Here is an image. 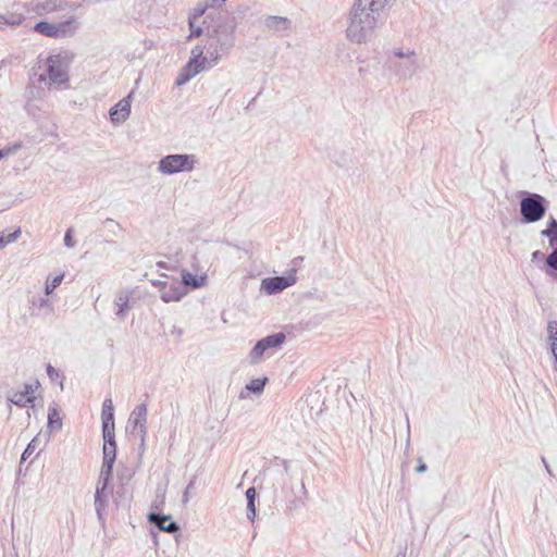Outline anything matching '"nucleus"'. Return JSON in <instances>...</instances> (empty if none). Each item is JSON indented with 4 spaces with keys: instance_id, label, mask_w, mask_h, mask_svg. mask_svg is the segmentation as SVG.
Listing matches in <instances>:
<instances>
[{
    "instance_id": "f257e3e1",
    "label": "nucleus",
    "mask_w": 557,
    "mask_h": 557,
    "mask_svg": "<svg viewBox=\"0 0 557 557\" xmlns=\"http://www.w3.org/2000/svg\"><path fill=\"white\" fill-rule=\"evenodd\" d=\"M74 55L63 51L47 57L38 62V72L35 74L39 83L48 84L49 87L67 89L70 82V66Z\"/></svg>"
},
{
    "instance_id": "f03ea898",
    "label": "nucleus",
    "mask_w": 557,
    "mask_h": 557,
    "mask_svg": "<svg viewBox=\"0 0 557 557\" xmlns=\"http://www.w3.org/2000/svg\"><path fill=\"white\" fill-rule=\"evenodd\" d=\"M380 21L368 13H361L350 9L345 35L348 41L356 45L370 42L379 27Z\"/></svg>"
},
{
    "instance_id": "7ed1b4c3",
    "label": "nucleus",
    "mask_w": 557,
    "mask_h": 557,
    "mask_svg": "<svg viewBox=\"0 0 557 557\" xmlns=\"http://www.w3.org/2000/svg\"><path fill=\"white\" fill-rule=\"evenodd\" d=\"M203 53L205 49L199 45L191 49L189 61L183 66L176 77L175 84L177 86L185 85L200 72L209 70L216 64L219 59L216 53L210 50L207 51V55Z\"/></svg>"
},
{
    "instance_id": "20e7f679",
    "label": "nucleus",
    "mask_w": 557,
    "mask_h": 557,
    "mask_svg": "<svg viewBox=\"0 0 557 557\" xmlns=\"http://www.w3.org/2000/svg\"><path fill=\"white\" fill-rule=\"evenodd\" d=\"M198 159L193 153H175L161 158L157 165V171L162 175H175L183 172H191Z\"/></svg>"
},
{
    "instance_id": "39448f33",
    "label": "nucleus",
    "mask_w": 557,
    "mask_h": 557,
    "mask_svg": "<svg viewBox=\"0 0 557 557\" xmlns=\"http://www.w3.org/2000/svg\"><path fill=\"white\" fill-rule=\"evenodd\" d=\"M286 336L284 333H276L258 341L249 352L250 363L257 364L260 361L273 356L275 351L283 345Z\"/></svg>"
},
{
    "instance_id": "423d86ee",
    "label": "nucleus",
    "mask_w": 557,
    "mask_h": 557,
    "mask_svg": "<svg viewBox=\"0 0 557 557\" xmlns=\"http://www.w3.org/2000/svg\"><path fill=\"white\" fill-rule=\"evenodd\" d=\"M79 27V23L75 17H70L60 23L39 22L34 26V30L40 35L52 38H65L73 36Z\"/></svg>"
},
{
    "instance_id": "0eeeda50",
    "label": "nucleus",
    "mask_w": 557,
    "mask_h": 557,
    "mask_svg": "<svg viewBox=\"0 0 557 557\" xmlns=\"http://www.w3.org/2000/svg\"><path fill=\"white\" fill-rule=\"evenodd\" d=\"M543 197L540 195H531L523 198L520 202V211L525 222L533 223L540 221L545 214Z\"/></svg>"
},
{
    "instance_id": "6e6552de",
    "label": "nucleus",
    "mask_w": 557,
    "mask_h": 557,
    "mask_svg": "<svg viewBox=\"0 0 557 557\" xmlns=\"http://www.w3.org/2000/svg\"><path fill=\"white\" fill-rule=\"evenodd\" d=\"M156 286L160 294V298L164 302L180 301L183 297L188 294L184 284L176 278H168L165 281H159Z\"/></svg>"
},
{
    "instance_id": "1a4fd4ad",
    "label": "nucleus",
    "mask_w": 557,
    "mask_h": 557,
    "mask_svg": "<svg viewBox=\"0 0 557 557\" xmlns=\"http://www.w3.org/2000/svg\"><path fill=\"white\" fill-rule=\"evenodd\" d=\"M296 282V270L293 269L287 275L263 278L261 281L260 290L267 295H275L295 285Z\"/></svg>"
},
{
    "instance_id": "9d476101",
    "label": "nucleus",
    "mask_w": 557,
    "mask_h": 557,
    "mask_svg": "<svg viewBox=\"0 0 557 557\" xmlns=\"http://www.w3.org/2000/svg\"><path fill=\"white\" fill-rule=\"evenodd\" d=\"M235 21L233 17L225 16L221 20L216 28L213 29V35L216 42L222 49L232 47L235 42Z\"/></svg>"
},
{
    "instance_id": "9b49d317",
    "label": "nucleus",
    "mask_w": 557,
    "mask_h": 557,
    "mask_svg": "<svg viewBox=\"0 0 557 557\" xmlns=\"http://www.w3.org/2000/svg\"><path fill=\"white\" fill-rule=\"evenodd\" d=\"M392 0H355L351 9L361 13H368L375 20H381V14L391 7Z\"/></svg>"
},
{
    "instance_id": "f8f14e48",
    "label": "nucleus",
    "mask_w": 557,
    "mask_h": 557,
    "mask_svg": "<svg viewBox=\"0 0 557 557\" xmlns=\"http://www.w3.org/2000/svg\"><path fill=\"white\" fill-rule=\"evenodd\" d=\"M147 413L148 409L145 404L137 405L131 412L128 420L132 425V433L137 435L143 443L147 433Z\"/></svg>"
},
{
    "instance_id": "ddd939ff",
    "label": "nucleus",
    "mask_w": 557,
    "mask_h": 557,
    "mask_svg": "<svg viewBox=\"0 0 557 557\" xmlns=\"http://www.w3.org/2000/svg\"><path fill=\"white\" fill-rule=\"evenodd\" d=\"M133 96L134 90H132L126 97L121 99L110 109L109 115L112 124L120 125L128 119L131 114Z\"/></svg>"
},
{
    "instance_id": "4468645a",
    "label": "nucleus",
    "mask_w": 557,
    "mask_h": 557,
    "mask_svg": "<svg viewBox=\"0 0 557 557\" xmlns=\"http://www.w3.org/2000/svg\"><path fill=\"white\" fill-rule=\"evenodd\" d=\"M181 275H182L181 283L184 284V286L187 290L189 288L190 289L202 288L208 284V270L190 271L187 269H183Z\"/></svg>"
},
{
    "instance_id": "2eb2a0df",
    "label": "nucleus",
    "mask_w": 557,
    "mask_h": 557,
    "mask_svg": "<svg viewBox=\"0 0 557 557\" xmlns=\"http://www.w3.org/2000/svg\"><path fill=\"white\" fill-rule=\"evenodd\" d=\"M39 387L38 382L24 385L22 391L12 392L9 396V400L20 407H25L28 404H33L36 399V391Z\"/></svg>"
},
{
    "instance_id": "dca6fc26",
    "label": "nucleus",
    "mask_w": 557,
    "mask_h": 557,
    "mask_svg": "<svg viewBox=\"0 0 557 557\" xmlns=\"http://www.w3.org/2000/svg\"><path fill=\"white\" fill-rule=\"evenodd\" d=\"M147 518L150 523L154 524L159 530L163 532L175 533L180 530L178 524L174 522L172 517L169 515L150 512Z\"/></svg>"
},
{
    "instance_id": "f3484780",
    "label": "nucleus",
    "mask_w": 557,
    "mask_h": 557,
    "mask_svg": "<svg viewBox=\"0 0 557 557\" xmlns=\"http://www.w3.org/2000/svg\"><path fill=\"white\" fill-rule=\"evenodd\" d=\"M264 23L270 30L281 35L288 33L292 26V22L287 17L283 16H268Z\"/></svg>"
},
{
    "instance_id": "a211bd4d",
    "label": "nucleus",
    "mask_w": 557,
    "mask_h": 557,
    "mask_svg": "<svg viewBox=\"0 0 557 557\" xmlns=\"http://www.w3.org/2000/svg\"><path fill=\"white\" fill-rule=\"evenodd\" d=\"M65 8L66 3L63 0H41L36 4V10L39 14H50Z\"/></svg>"
},
{
    "instance_id": "6ab92c4d",
    "label": "nucleus",
    "mask_w": 557,
    "mask_h": 557,
    "mask_svg": "<svg viewBox=\"0 0 557 557\" xmlns=\"http://www.w3.org/2000/svg\"><path fill=\"white\" fill-rule=\"evenodd\" d=\"M115 314L120 319H124L131 309L129 306V294L126 290H122L117 293L115 301H114Z\"/></svg>"
},
{
    "instance_id": "aec40b11",
    "label": "nucleus",
    "mask_w": 557,
    "mask_h": 557,
    "mask_svg": "<svg viewBox=\"0 0 557 557\" xmlns=\"http://www.w3.org/2000/svg\"><path fill=\"white\" fill-rule=\"evenodd\" d=\"M48 429L50 431H59L62 428V419L57 407H49L48 409Z\"/></svg>"
},
{
    "instance_id": "412c9836",
    "label": "nucleus",
    "mask_w": 557,
    "mask_h": 557,
    "mask_svg": "<svg viewBox=\"0 0 557 557\" xmlns=\"http://www.w3.org/2000/svg\"><path fill=\"white\" fill-rule=\"evenodd\" d=\"M102 424H114V407L110 398L106 399L101 411Z\"/></svg>"
},
{
    "instance_id": "4be33fe9",
    "label": "nucleus",
    "mask_w": 557,
    "mask_h": 557,
    "mask_svg": "<svg viewBox=\"0 0 557 557\" xmlns=\"http://www.w3.org/2000/svg\"><path fill=\"white\" fill-rule=\"evenodd\" d=\"M550 349L557 362V321H549L547 325Z\"/></svg>"
},
{
    "instance_id": "5701e85b",
    "label": "nucleus",
    "mask_w": 557,
    "mask_h": 557,
    "mask_svg": "<svg viewBox=\"0 0 557 557\" xmlns=\"http://www.w3.org/2000/svg\"><path fill=\"white\" fill-rule=\"evenodd\" d=\"M541 235L548 238L550 246L557 245V221L554 218H550L547 228L543 230Z\"/></svg>"
},
{
    "instance_id": "b1692460",
    "label": "nucleus",
    "mask_w": 557,
    "mask_h": 557,
    "mask_svg": "<svg viewBox=\"0 0 557 557\" xmlns=\"http://www.w3.org/2000/svg\"><path fill=\"white\" fill-rule=\"evenodd\" d=\"M268 382V376H260L257 379L250 380L248 384H246V391H249L253 394H261L264 389V386Z\"/></svg>"
},
{
    "instance_id": "393cba45",
    "label": "nucleus",
    "mask_w": 557,
    "mask_h": 557,
    "mask_svg": "<svg viewBox=\"0 0 557 557\" xmlns=\"http://www.w3.org/2000/svg\"><path fill=\"white\" fill-rule=\"evenodd\" d=\"M64 278V273L61 272L57 275H53V276H48L46 282H45V293L46 295H51L54 289L60 286V284L62 283Z\"/></svg>"
},
{
    "instance_id": "a878e982",
    "label": "nucleus",
    "mask_w": 557,
    "mask_h": 557,
    "mask_svg": "<svg viewBox=\"0 0 557 557\" xmlns=\"http://www.w3.org/2000/svg\"><path fill=\"white\" fill-rule=\"evenodd\" d=\"M107 488H103L102 486L96 487V494H95V507L98 513L106 507L107 505Z\"/></svg>"
},
{
    "instance_id": "bb28decb",
    "label": "nucleus",
    "mask_w": 557,
    "mask_h": 557,
    "mask_svg": "<svg viewBox=\"0 0 557 557\" xmlns=\"http://www.w3.org/2000/svg\"><path fill=\"white\" fill-rule=\"evenodd\" d=\"M21 235V230L17 228L13 233H0V249H2L4 246L14 243Z\"/></svg>"
},
{
    "instance_id": "cd10ccee",
    "label": "nucleus",
    "mask_w": 557,
    "mask_h": 557,
    "mask_svg": "<svg viewBox=\"0 0 557 557\" xmlns=\"http://www.w3.org/2000/svg\"><path fill=\"white\" fill-rule=\"evenodd\" d=\"M188 24L190 34L188 36V39L193 37H199L203 33V28L199 21L195 20V17H188Z\"/></svg>"
},
{
    "instance_id": "c85d7f7f",
    "label": "nucleus",
    "mask_w": 557,
    "mask_h": 557,
    "mask_svg": "<svg viewBox=\"0 0 557 557\" xmlns=\"http://www.w3.org/2000/svg\"><path fill=\"white\" fill-rule=\"evenodd\" d=\"M164 504H165V490L159 488L157 491L156 498L151 504V508H153L156 510H160L163 508Z\"/></svg>"
},
{
    "instance_id": "c756f323",
    "label": "nucleus",
    "mask_w": 557,
    "mask_h": 557,
    "mask_svg": "<svg viewBox=\"0 0 557 557\" xmlns=\"http://www.w3.org/2000/svg\"><path fill=\"white\" fill-rule=\"evenodd\" d=\"M39 438L38 437H35L30 441V443L27 445V447L25 448L23 455H22V459L23 460H27L35 451L36 449L39 448Z\"/></svg>"
},
{
    "instance_id": "7c9ffc66",
    "label": "nucleus",
    "mask_w": 557,
    "mask_h": 557,
    "mask_svg": "<svg viewBox=\"0 0 557 557\" xmlns=\"http://www.w3.org/2000/svg\"><path fill=\"white\" fill-rule=\"evenodd\" d=\"M209 8L199 0L198 4L191 10L188 17H195V20L199 21L201 16H203Z\"/></svg>"
},
{
    "instance_id": "2f4dec72",
    "label": "nucleus",
    "mask_w": 557,
    "mask_h": 557,
    "mask_svg": "<svg viewBox=\"0 0 557 557\" xmlns=\"http://www.w3.org/2000/svg\"><path fill=\"white\" fill-rule=\"evenodd\" d=\"M195 481H190L187 486L185 487L183 495H182V504L186 506L189 500L193 498L195 493Z\"/></svg>"
},
{
    "instance_id": "473e14b6",
    "label": "nucleus",
    "mask_w": 557,
    "mask_h": 557,
    "mask_svg": "<svg viewBox=\"0 0 557 557\" xmlns=\"http://www.w3.org/2000/svg\"><path fill=\"white\" fill-rule=\"evenodd\" d=\"M102 433L104 443H115L114 442V424H102Z\"/></svg>"
},
{
    "instance_id": "72a5a7b5",
    "label": "nucleus",
    "mask_w": 557,
    "mask_h": 557,
    "mask_svg": "<svg viewBox=\"0 0 557 557\" xmlns=\"http://www.w3.org/2000/svg\"><path fill=\"white\" fill-rule=\"evenodd\" d=\"M5 15H7L5 25H11V26L20 25L24 20V16L22 13L14 12V13H8Z\"/></svg>"
},
{
    "instance_id": "f704fd0d",
    "label": "nucleus",
    "mask_w": 557,
    "mask_h": 557,
    "mask_svg": "<svg viewBox=\"0 0 557 557\" xmlns=\"http://www.w3.org/2000/svg\"><path fill=\"white\" fill-rule=\"evenodd\" d=\"M114 461L110 458H103L100 474L111 478Z\"/></svg>"
},
{
    "instance_id": "c9c22d12",
    "label": "nucleus",
    "mask_w": 557,
    "mask_h": 557,
    "mask_svg": "<svg viewBox=\"0 0 557 557\" xmlns=\"http://www.w3.org/2000/svg\"><path fill=\"white\" fill-rule=\"evenodd\" d=\"M115 443H104L103 444V458H110L115 460Z\"/></svg>"
},
{
    "instance_id": "e433bc0d",
    "label": "nucleus",
    "mask_w": 557,
    "mask_h": 557,
    "mask_svg": "<svg viewBox=\"0 0 557 557\" xmlns=\"http://www.w3.org/2000/svg\"><path fill=\"white\" fill-rule=\"evenodd\" d=\"M75 240H74V230L72 227L67 228L64 235V245L67 248H74L75 247Z\"/></svg>"
},
{
    "instance_id": "4c0bfd02",
    "label": "nucleus",
    "mask_w": 557,
    "mask_h": 557,
    "mask_svg": "<svg viewBox=\"0 0 557 557\" xmlns=\"http://www.w3.org/2000/svg\"><path fill=\"white\" fill-rule=\"evenodd\" d=\"M547 264L557 270V248L547 257Z\"/></svg>"
},
{
    "instance_id": "58836bf2",
    "label": "nucleus",
    "mask_w": 557,
    "mask_h": 557,
    "mask_svg": "<svg viewBox=\"0 0 557 557\" xmlns=\"http://www.w3.org/2000/svg\"><path fill=\"white\" fill-rule=\"evenodd\" d=\"M247 509L249 511L248 518L253 520L256 518V505L255 499L247 500Z\"/></svg>"
},
{
    "instance_id": "ea45409f",
    "label": "nucleus",
    "mask_w": 557,
    "mask_h": 557,
    "mask_svg": "<svg viewBox=\"0 0 557 557\" xmlns=\"http://www.w3.org/2000/svg\"><path fill=\"white\" fill-rule=\"evenodd\" d=\"M208 8L221 7L226 0H201Z\"/></svg>"
},
{
    "instance_id": "a19ab883",
    "label": "nucleus",
    "mask_w": 557,
    "mask_h": 557,
    "mask_svg": "<svg viewBox=\"0 0 557 557\" xmlns=\"http://www.w3.org/2000/svg\"><path fill=\"white\" fill-rule=\"evenodd\" d=\"M110 479H111V478H109V476H106V475H101V474H99V479H98V482H97V486H102L103 488H108V485H109Z\"/></svg>"
},
{
    "instance_id": "79ce46f5",
    "label": "nucleus",
    "mask_w": 557,
    "mask_h": 557,
    "mask_svg": "<svg viewBox=\"0 0 557 557\" xmlns=\"http://www.w3.org/2000/svg\"><path fill=\"white\" fill-rule=\"evenodd\" d=\"M47 374L51 380L59 377V372L52 366H48Z\"/></svg>"
},
{
    "instance_id": "37998d69",
    "label": "nucleus",
    "mask_w": 557,
    "mask_h": 557,
    "mask_svg": "<svg viewBox=\"0 0 557 557\" xmlns=\"http://www.w3.org/2000/svg\"><path fill=\"white\" fill-rule=\"evenodd\" d=\"M394 54L397 57V58H410L412 55H414V52L413 51H408L407 53L404 52L403 50H396L394 52Z\"/></svg>"
},
{
    "instance_id": "c03bdc74",
    "label": "nucleus",
    "mask_w": 557,
    "mask_h": 557,
    "mask_svg": "<svg viewBox=\"0 0 557 557\" xmlns=\"http://www.w3.org/2000/svg\"><path fill=\"white\" fill-rule=\"evenodd\" d=\"M255 498H256V488L250 487V488L246 490V499L249 500V499H255Z\"/></svg>"
},
{
    "instance_id": "a18cd8bd",
    "label": "nucleus",
    "mask_w": 557,
    "mask_h": 557,
    "mask_svg": "<svg viewBox=\"0 0 557 557\" xmlns=\"http://www.w3.org/2000/svg\"><path fill=\"white\" fill-rule=\"evenodd\" d=\"M197 259L194 258V262L191 264V270L190 271H195V270H208L206 267L201 265L199 262H196Z\"/></svg>"
},
{
    "instance_id": "49530a36",
    "label": "nucleus",
    "mask_w": 557,
    "mask_h": 557,
    "mask_svg": "<svg viewBox=\"0 0 557 557\" xmlns=\"http://www.w3.org/2000/svg\"><path fill=\"white\" fill-rule=\"evenodd\" d=\"M542 462H543V465H544L545 470L547 471V473H548L549 475H552V470H550V468H549V466H548V463H547V461H546L545 457H542Z\"/></svg>"
},
{
    "instance_id": "de8ad7c7",
    "label": "nucleus",
    "mask_w": 557,
    "mask_h": 557,
    "mask_svg": "<svg viewBox=\"0 0 557 557\" xmlns=\"http://www.w3.org/2000/svg\"><path fill=\"white\" fill-rule=\"evenodd\" d=\"M425 470H426L425 463H420L419 467L417 468V472H419V473H422Z\"/></svg>"
},
{
    "instance_id": "09e8293b",
    "label": "nucleus",
    "mask_w": 557,
    "mask_h": 557,
    "mask_svg": "<svg viewBox=\"0 0 557 557\" xmlns=\"http://www.w3.org/2000/svg\"><path fill=\"white\" fill-rule=\"evenodd\" d=\"M7 15L0 14V25H5Z\"/></svg>"
},
{
    "instance_id": "8fccbe9b",
    "label": "nucleus",
    "mask_w": 557,
    "mask_h": 557,
    "mask_svg": "<svg viewBox=\"0 0 557 557\" xmlns=\"http://www.w3.org/2000/svg\"><path fill=\"white\" fill-rule=\"evenodd\" d=\"M48 305V300L47 299H41L40 300V306L44 307V306H47Z\"/></svg>"
},
{
    "instance_id": "3c124183",
    "label": "nucleus",
    "mask_w": 557,
    "mask_h": 557,
    "mask_svg": "<svg viewBox=\"0 0 557 557\" xmlns=\"http://www.w3.org/2000/svg\"><path fill=\"white\" fill-rule=\"evenodd\" d=\"M209 17H210V14H209V15H207V16L205 17V20H203V22H202V24H203V25H207V24H208V18H209Z\"/></svg>"
},
{
    "instance_id": "603ef678",
    "label": "nucleus",
    "mask_w": 557,
    "mask_h": 557,
    "mask_svg": "<svg viewBox=\"0 0 557 557\" xmlns=\"http://www.w3.org/2000/svg\"><path fill=\"white\" fill-rule=\"evenodd\" d=\"M3 158V152L0 150V159Z\"/></svg>"
}]
</instances>
